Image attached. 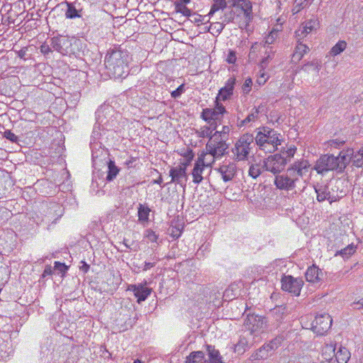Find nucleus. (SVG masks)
I'll use <instances>...</instances> for the list:
<instances>
[{
  "mask_svg": "<svg viewBox=\"0 0 363 363\" xmlns=\"http://www.w3.org/2000/svg\"><path fill=\"white\" fill-rule=\"evenodd\" d=\"M130 56L126 50L115 47L107 51L104 65L107 72L114 79L124 78L128 74Z\"/></svg>",
  "mask_w": 363,
  "mask_h": 363,
  "instance_id": "f257e3e1",
  "label": "nucleus"
},
{
  "mask_svg": "<svg viewBox=\"0 0 363 363\" xmlns=\"http://www.w3.org/2000/svg\"><path fill=\"white\" fill-rule=\"evenodd\" d=\"M310 166L307 160L301 159L294 162L284 174L275 176V186L280 190L294 189L300 179L308 172Z\"/></svg>",
  "mask_w": 363,
  "mask_h": 363,
  "instance_id": "f03ea898",
  "label": "nucleus"
},
{
  "mask_svg": "<svg viewBox=\"0 0 363 363\" xmlns=\"http://www.w3.org/2000/svg\"><path fill=\"white\" fill-rule=\"evenodd\" d=\"M352 154L353 149H347L340 151L337 156L333 154L323 155L317 160L313 169L322 175L330 171L342 172L350 162Z\"/></svg>",
  "mask_w": 363,
  "mask_h": 363,
  "instance_id": "7ed1b4c3",
  "label": "nucleus"
},
{
  "mask_svg": "<svg viewBox=\"0 0 363 363\" xmlns=\"http://www.w3.org/2000/svg\"><path fill=\"white\" fill-rule=\"evenodd\" d=\"M280 134L267 127H262L254 137L255 145L264 152L272 153L281 145Z\"/></svg>",
  "mask_w": 363,
  "mask_h": 363,
  "instance_id": "20e7f679",
  "label": "nucleus"
},
{
  "mask_svg": "<svg viewBox=\"0 0 363 363\" xmlns=\"http://www.w3.org/2000/svg\"><path fill=\"white\" fill-rule=\"evenodd\" d=\"M254 136L251 133L242 135L236 141L233 153L238 161L247 160L255 145Z\"/></svg>",
  "mask_w": 363,
  "mask_h": 363,
  "instance_id": "39448f33",
  "label": "nucleus"
},
{
  "mask_svg": "<svg viewBox=\"0 0 363 363\" xmlns=\"http://www.w3.org/2000/svg\"><path fill=\"white\" fill-rule=\"evenodd\" d=\"M208 358L201 351L193 352L186 357L185 363H223L218 350L211 345L207 346Z\"/></svg>",
  "mask_w": 363,
  "mask_h": 363,
  "instance_id": "423d86ee",
  "label": "nucleus"
},
{
  "mask_svg": "<svg viewBox=\"0 0 363 363\" xmlns=\"http://www.w3.org/2000/svg\"><path fill=\"white\" fill-rule=\"evenodd\" d=\"M244 328L253 337H258L267 328V320L264 316L248 314L244 321Z\"/></svg>",
  "mask_w": 363,
  "mask_h": 363,
  "instance_id": "0eeeda50",
  "label": "nucleus"
},
{
  "mask_svg": "<svg viewBox=\"0 0 363 363\" xmlns=\"http://www.w3.org/2000/svg\"><path fill=\"white\" fill-rule=\"evenodd\" d=\"M226 140H223L217 135H213L206 145V152L214 158L224 155L228 148Z\"/></svg>",
  "mask_w": 363,
  "mask_h": 363,
  "instance_id": "6e6552de",
  "label": "nucleus"
},
{
  "mask_svg": "<svg viewBox=\"0 0 363 363\" xmlns=\"http://www.w3.org/2000/svg\"><path fill=\"white\" fill-rule=\"evenodd\" d=\"M263 164L265 171L277 175L284 169L287 159L281 154H274L264 159Z\"/></svg>",
  "mask_w": 363,
  "mask_h": 363,
  "instance_id": "1a4fd4ad",
  "label": "nucleus"
},
{
  "mask_svg": "<svg viewBox=\"0 0 363 363\" xmlns=\"http://www.w3.org/2000/svg\"><path fill=\"white\" fill-rule=\"evenodd\" d=\"M226 113L225 106L220 101L215 100V105L213 108H206L203 109L201 117L207 123L220 122L224 113Z\"/></svg>",
  "mask_w": 363,
  "mask_h": 363,
  "instance_id": "9d476101",
  "label": "nucleus"
},
{
  "mask_svg": "<svg viewBox=\"0 0 363 363\" xmlns=\"http://www.w3.org/2000/svg\"><path fill=\"white\" fill-rule=\"evenodd\" d=\"M281 289L294 294L296 296L300 295L303 286V281L301 278H295L291 275H284L281 279Z\"/></svg>",
  "mask_w": 363,
  "mask_h": 363,
  "instance_id": "9b49d317",
  "label": "nucleus"
},
{
  "mask_svg": "<svg viewBox=\"0 0 363 363\" xmlns=\"http://www.w3.org/2000/svg\"><path fill=\"white\" fill-rule=\"evenodd\" d=\"M332 318L328 313H321L315 316L313 322V331L318 335H324L331 327Z\"/></svg>",
  "mask_w": 363,
  "mask_h": 363,
  "instance_id": "f8f14e48",
  "label": "nucleus"
},
{
  "mask_svg": "<svg viewBox=\"0 0 363 363\" xmlns=\"http://www.w3.org/2000/svg\"><path fill=\"white\" fill-rule=\"evenodd\" d=\"M236 78L233 76L230 77L225 82L223 87L220 88L216 97V100L219 101H225L231 99L234 94V89L236 85Z\"/></svg>",
  "mask_w": 363,
  "mask_h": 363,
  "instance_id": "ddd939ff",
  "label": "nucleus"
},
{
  "mask_svg": "<svg viewBox=\"0 0 363 363\" xmlns=\"http://www.w3.org/2000/svg\"><path fill=\"white\" fill-rule=\"evenodd\" d=\"M319 21L316 17L305 21L301 24L299 28L296 31V36L298 42L303 39L308 34L318 28Z\"/></svg>",
  "mask_w": 363,
  "mask_h": 363,
  "instance_id": "4468645a",
  "label": "nucleus"
},
{
  "mask_svg": "<svg viewBox=\"0 0 363 363\" xmlns=\"http://www.w3.org/2000/svg\"><path fill=\"white\" fill-rule=\"evenodd\" d=\"M169 176L172 177L170 182H176L180 185H185L187 180L186 164H180L173 167L169 171Z\"/></svg>",
  "mask_w": 363,
  "mask_h": 363,
  "instance_id": "2eb2a0df",
  "label": "nucleus"
},
{
  "mask_svg": "<svg viewBox=\"0 0 363 363\" xmlns=\"http://www.w3.org/2000/svg\"><path fill=\"white\" fill-rule=\"evenodd\" d=\"M236 169L237 167L234 162L224 163L216 169L225 182L231 181L234 178Z\"/></svg>",
  "mask_w": 363,
  "mask_h": 363,
  "instance_id": "dca6fc26",
  "label": "nucleus"
},
{
  "mask_svg": "<svg viewBox=\"0 0 363 363\" xmlns=\"http://www.w3.org/2000/svg\"><path fill=\"white\" fill-rule=\"evenodd\" d=\"M50 46L53 50L65 55L69 52L71 43L66 37L53 38Z\"/></svg>",
  "mask_w": 363,
  "mask_h": 363,
  "instance_id": "f3484780",
  "label": "nucleus"
},
{
  "mask_svg": "<svg viewBox=\"0 0 363 363\" xmlns=\"http://www.w3.org/2000/svg\"><path fill=\"white\" fill-rule=\"evenodd\" d=\"M305 277L307 281L313 284H319L323 280V272L317 266L313 264L307 269Z\"/></svg>",
  "mask_w": 363,
  "mask_h": 363,
  "instance_id": "a211bd4d",
  "label": "nucleus"
},
{
  "mask_svg": "<svg viewBox=\"0 0 363 363\" xmlns=\"http://www.w3.org/2000/svg\"><path fill=\"white\" fill-rule=\"evenodd\" d=\"M204 167H208V164H206L204 160L202 157H199L194 164V167L192 171L193 182L195 184H199L203 180L202 173L204 169Z\"/></svg>",
  "mask_w": 363,
  "mask_h": 363,
  "instance_id": "6ab92c4d",
  "label": "nucleus"
},
{
  "mask_svg": "<svg viewBox=\"0 0 363 363\" xmlns=\"http://www.w3.org/2000/svg\"><path fill=\"white\" fill-rule=\"evenodd\" d=\"M67 10L65 11L66 18L73 19L76 18H82L83 16V11L79 4L77 6L76 2L72 3L65 1Z\"/></svg>",
  "mask_w": 363,
  "mask_h": 363,
  "instance_id": "aec40b11",
  "label": "nucleus"
},
{
  "mask_svg": "<svg viewBox=\"0 0 363 363\" xmlns=\"http://www.w3.org/2000/svg\"><path fill=\"white\" fill-rule=\"evenodd\" d=\"M315 193L317 194V200L319 202H323L324 201H329L330 203L334 201V197L331 196L330 192L329 191V187L327 185L323 184H317L314 186Z\"/></svg>",
  "mask_w": 363,
  "mask_h": 363,
  "instance_id": "412c9836",
  "label": "nucleus"
},
{
  "mask_svg": "<svg viewBox=\"0 0 363 363\" xmlns=\"http://www.w3.org/2000/svg\"><path fill=\"white\" fill-rule=\"evenodd\" d=\"M230 6L239 7L244 12L246 18L250 19L252 13V4L248 0H228Z\"/></svg>",
  "mask_w": 363,
  "mask_h": 363,
  "instance_id": "4be33fe9",
  "label": "nucleus"
},
{
  "mask_svg": "<svg viewBox=\"0 0 363 363\" xmlns=\"http://www.w3.org/2000/svg\"><path fill=\"white\" fill-rule=\"evenodd\" d=\"M208 125L201 126L200 128L196 130V133L199 138H211L213 136V132L217 128V123L212 122L208 123Z\"/></svg>",
  "mask_w": 363,
  "mask_h": 363,
  "instance_id": "5701e85b",
  "label": "nucleus"
},
{
  "mask_svg": "<svg viewBox=\"0 0 363 363\" xmlns=\"http://www.w3.org/2000/svg\"><path fill=\"white\" fill-rule=\"evenodd\" d=\"M308 47L301 43H298L295 48V50L292 55V62H298L303 57V55L308 51Z\"/></svg>",
  "mask_w": 363,
  "mask_h": 363,
  "instance_id": "b1692460",
  "label": "nucleus"
},
{
  "mask_svg": "<svg viewBox=\"0 0 363 363\" xmlns=\"http://www.w3.org/2000/svg\"><path fill=\"white\" fill-rule=\"evenodd\" d=\"M250 346V342L244 335H240L238 342L233 345V349L238 354H243Z\"/></svg>",
  "mask_w": 363,
  "mask_h": 363,
  "instance_id": "393cba45",
  "label": "nucleus"
},
{
  "mask_svg": "<svg viewBox=\"0 0 363 363\" xmlns=\"http://www.w3.org/2000/svg\"><path fill=\"white\" fill-rule=\"evenodd\" d=\"M321 69V62L318 60H313L311 62H308L307 63L304 64L301 69L306 72H314L317 74L320 72Z\"/></svg>",
  "mask_w": 363,
  "mask_h": 363,
  "instance_id": "a878e982",
  "label": "nucleus"
},
{
  "mask_svg": "<svg viewBox=\"0 0 363 363\" xmlns=\"http://www.w3.org/2000/svg\"><path fill=\"white\" fill-rule=\"evenodd\" d=\"M146 282L145 284H140V287L138 289V293H135L134 295L138 298L137 302L140 303L142 301H145L147 297L151 294V289L145 286Z\"/></svg>",
  "mask_w": 363,
  "mask_h": 363,
  "instance_id": "bb28decb",
  "label": "nucleus"
},
{
  "mask_svg": "<svg viewBox=\"0 0 363 363\" xmlns=\"http://www.w3.org/2000/svg\"><path fill=\"white\" fill-rule=\"evenodd\" d=\"M272 354L271 350H269L268 347L264 344L259 350L255 351L251 356L252 359H265Z\"/></svg>",
  "mask_w": 363,
  "mask_h": 363,
  "instance_id": "cd10ccee",
  "label": "nucleus"
},
{
  "mask_svg": "<svg viewBox=\"0 0 363 363\" xmlns=\"http://www.w3.org/2000/svg\"><path fill=\"white\" fill-rule=\"evenodd\" d=\"M350 358V352L345 348L340 347L335 353V359L338 363H347Z\"/></svg>",
  "mask_w": 363,
  "mask_h": 363,
  "instance_id": "c85d7f7f",
  "label": "nucleus"
},
{
  "mask_svg": "<svg viewBox=\"0 0 363 363\" xmlns=\"http://www.w3.org/2000/svg\"><path fill=\"white\" fill-rule=\"evenodd\" d=\"M265 169L264 167V164L262 163H255L252 164L249 168V175L252 177L253 179L257 178Z\"/></svg>",
  "mask_w": 363,
  "mask_h": 363,
  "instance_id": "c756f323",
  "label": "nucleus"
},
{
  "mask_svg": "<svg viewBox=\"0 0 363 363\" xmlns=\"http://www.w3.org/2000/svg\"><path fill=\"white\" fill-rule=\"evenodd\" d=\"M120 169L115 164V162L112 160H109L108 162V174L106 176V180L108 182L113 180L116 177Z\"/></svg>",
  "mask_w": 363,
  "mask_h": 363,
  "instance_id": "7c9ffc66",
  "label": "nucleus"
},
{
  "mask_svg": "<svg viewBox=\"0 0 363 363\" xmlns=\"http://www.w3.org/2000/svg\"><path fill=\"white\" fill-rule=\"evenodd\" d=\"M322 356L325 360H332L335 357V347L333 344L325 345L322 350Z\"/></svg>",
  "mask_w": 363,
  "mask_h": 363,
  "instance_id": "2f4dec72",
  "label": "nucleus"
},
{
  "mask_svg": "<svg viewBox=\"0 0 363 363\" xmlns=\"http://www.w3.org/2000/svg\"><path fill=\"white\" fill-rule=\"evenodd\" d=\"M356 249L357 247L354 245H348L344 249L337 251L335 253V256L340 255L343 259H347L356 252Z\"/></svg>",
  "mask_w": 363,
  "mask_h": 363,
  "instance_id": "473e14b6",
  "label": "nucleus"
},
{
  "mask_svg": "<svg viewBox=\"0 0 363 363\" xmlns=\"http://www.w3.org/2000/svg\"><path fill=\"white\" fill-rule=\"evenodd\" d=\"M350 162H352L353 165L357 167H361L363 166V147L356 153L353 152Z\"/></svg>",
  "mask_w": 363,
  "mask_h": 363,
  "instance_id": "72a5a7b5",
  "label": "nucleus"
},
{
  "mask_svg": "<svg viewBox=\"0 0 363 363\" xmlns=\"http://www.w3.org/2000/svg\"><path fill=\"white\" fill-rule=\"evenodd\" d=\"M231 7L232 6H230L229 8H226L224 11L223 15L220 17L221 21L225 24L233 22L235 18V13Z\"/></svg>",
  "mask_w": 363,
  "mask_h": 363,
  "instance_id": "f704fd0d",
  "label": "nucleus"
},
{
  "mask_svg": "<svg viewBox=\"0 0 363 363\" xmlns=\"http://www.w3.org/2000/svg\"><path fill=\"white\" fill-rule=\"evenodd\" d=\"M238 285L237 284H230L224 291L223 296L229 299H233L238 294Z\"/></svg>",
  "mask_w": 363,
  "mask_h": 363,
  "instance_id": "c9c22d12",
  "label": "nucleus"
},
{
  "mask_svg": "<svg viewBox=\"0 0 363 363\" xmlns=\"http://www.w3.org/2000/svg\"><path fill=\"white\" fill-rule=\"evenodd\" d=\"M278 37V30L273 29L265 38L264 40L260 43L264 47H269L273 44Z\"/></svg>",
  "mask_w": 363,
  "mask_h": 363,
  "instance_id": "e433bc0d",
  "label": "nucleus"
},
{
  "mask_svg": "<svg viewBox=\"0 0 363 363\" xmlns=\"http://www.w3.org/2000/svg\"><path fill=\"white\" fill-rule=\"evenodd\" d=\"M224 9H226L225 0H214L209 12V16H212L220 9L223 10Z\"/></svg>",
  "mask_w": 363,
  "mask_h": 363,
  "instance_id": "4c0bfd02",
  "label": "nucleus"
},
{
  "mask_svg": "<svg viewBox=\"0 0 363 363\" xmlns=\"http://www.w3.org/2000/svg\"><path fill=\"white\" fill-rule=\"evenodd\" d=\"M346 47V42L345 40H340L332 48L330 54L333 56H336L343 52Z\"/></svg>",
  "mask_w": 363,
  "mask_h": 363,
  "instance_id": "58836bf2",
  "label": "nucleus"
},
{
  "mask_svg": "<svg viewBox=\"0 0 363 363\" xmlns=\"http://www.w3.org/2000/svg\"><path fill=\"white\" fill-rule=\"evenodd\" d=\"M260 106L255 108L244 120L241 121L240 125H247L249 123L255 121L258 118Z\"/></svg>",
  "mask_w": 363,
  "mask_h": 363,
  "instance_id": "ea45409f",
  "label": "nucleus"
},
{
  "mask_svg": "<svg viewBox=\"0 0 363 363\" xmlns=\"http://www.w3.org/2000/svg\"><path fill=\"white\" fill-rule=\"evenodd\" d=\"M150 208L142 204L138 207V219L140 221H147L149 218Z\"/></svg>",
  "mask_w": 363,
  "mask_h": 363,
  "instance_id": "a19ab883",
  "label": "nucleus"
},
{
  "mask_svg": "<svg viewBox=\"0 0 363 363\" xmlns=\"http://www.w3.org/2000/svg\"><path fill=\"white\" fill-rule=\"evenodd\" d=\"M174 6L175 11L177 13H182L184 16H189L191 15L190 9H189L183 3L176 1L174 2Z\"/></svg>",
  "mask_w": 363,
  "mask_h": 363,
  "instance_id": "79ce46f5",
  "label": "nucleus"
},
{
  "mask_svg": "<svg viewBox=\"0 0 363 363\" xmlns=\"http://www.w3.org/2000/svg\"><path fill=\"white\" fill-rule=\"evenodd\" d=\"M283 340L284 339L282 337H276L268 343H266V345L268 347L269 350H271V352L273 353L274 351H275L281 346Z\"/></svg>",
  "mask_w": 363,
  "mask_h": 363,
  "instance_id": "37998d69",
  "label": "nucleus"
},
{
  "mask_svg": "<svg viewBox=\"0 0 363 363\" xmlns=\"http://www.w3.org/2000/svg\"><path fill=\"white\" fill-rule=\"evenodd\" d=\"M284 311V308L282 307H276L272 311V315L277 322H281L284 319L285 315Z\"/></svg>",
  "mask_w": 363,
  "mask_h": 363,
  "instance_id": "c03bdc74",
  "label": "nucleus"
},
{
  "mask_svg": "<svg viewBox=\"0 0 363 363\" xmlns=\"http://www.w3.org/2000/svg\"><path fill=\"white\" fill-rule=\"evenodd\" d=\"M312 1L313 0H295L293 9L294 13L298 12L301 9L309 5Z\"/></svg>",
  "mask_w": 363,
  "mask_h": 363,
  "instance_id": "a18cd8bd",
  "label": "nucleus"
},
{
  "mask_svg": "<svg viewBox=\"0 0 363 363\" xmlns=\"http://www.w3.org/2000/svg\"><path fill=\"white\" fill-rule=\"evenodd\" d=\"M230 128L228 125H223L221 130H216L213 135L221 138L223 140H228Z\"/></svg>",
  "mask_w": 363,
  "mask_h": 363,
  "instance_id": "49530a36",
  "label": "nucleus"
},
{
  "mask_svg": "<svg viewBox=\"0 0 363 363\" xmlns=\"http://www.w3.org/2000/svg\"><path fill=\"white\" fill-rule=\"evenodd\" d=\"M273 53L274 52L272 50V49L269 52H266L267 56L264 57L260 62V67L262 70H264L267 67L269 61L272 59Z\"/></svg>",
  "mask_w": 363,
  "mask_h": 363,
  "instance_id": "de8ad7c7",
  "label": "nucleus"
},
{
  "mask_svg": "<svg viewBox=\"0 0 363 363\" xmlns=\"http://www.w3.org/2000/svg\"><path fill=\"white\" fill-rule=\"evenodd\" d=\"M328 146L331 148H340L345 144V140L341 139H333L327 142Z\"/></svg>",
  "mask_w": 363,
  "mask_h": 363,
  "instance_id": "09e8293b",
  "label": "nucleus"
},
{
  "mask_svg": "<svg viewBox=\"0 0 363 363\" xmlns=\"http://www.w3.org/2000/svg\"><path fill=\"white\" fill-rule=\"evenodd\" d=\"M296 151V147L294 145L290 146L286 150L282 152L281 155L287 159V162L291 160L294 156V154Z\"/></svg>",
  "mask_w": 363,
  "mask_h": 363,
  "instance_id": "8fccbe9b",
  "label": "nucleus"
},
{
  "mask_svg": "<svg viewBox=\"0 0 363 363\" xmlns=\"http://www.w3.org/2000/svg\"><path fill=\"white\" fill-rule=\"evenodd\" d=\"M4 137L12 143H17L18 141V137L10 130H6L4 132Z\"/></svg>",
  "mask_w": 363,
  "mask_h": 363,
  "instance_id": "3c124183",
  "label": "nucleus"
},
{
  "mask_svg": "<svg viewBox=\"0 0 363 363\" xmlns=\"http://www.w3.org/2000/svg\"><path fill=\"white\" fill-rule=\"evenodd\" d=\"M252 85V81L250 78H247L245 80L242 86V90L244 94H247L251 91Z\"/></svg>",
  "mask_w": 363,
  "mask_h": 363,
  "instance_id": "603ef678",
  "label": "nucleus"
},
{
  "mask_svg": "<svg viewBox=\"0 0 363 363\" xmlns=\"http://www.w3.org/2000/svg\"><path fill=\"white\" fill-rule=\"evenodd\" d=\"M184 84H182L177 89L171 92V96L174 99H177L184 92Z\"/></svg>",
  "mask_w": 363,
  "mask_h": 363,
  "instance_id": "864d4df0",
  "label": "nucleus"
},
{
  "mask_svg": "<svg viewBox=\"0 0 363 363\" xmlns=\"http://www.w3.org/2000/svg\"><path fill=\"white\" fill-rule=\"evenodd\" d=\"M145 237L151 242H157L158 239V236L150 229L146 230Z\"/></svg>",
  "mask_w": 363,
  "mask_h": 363,
  "instance_id": "5fc2aeb1",
  "label": "nucleus"
},
{
  "mask_svg": "<svg viewBox=\"0 0 363 363\" xmlns=\"http://www.w3.org/2000/svg\"><path fill=\"white\" fill-rule=\"evenodd\" d=\"M96 13H94L92 15L86 16L85 18H83V21H84V24L86 26H89L91 23H96Z\"/></svg>",
  "mask_w": 363,
  "mask_h": 363,
  "instance_id": "6e6d98bb",
  "label": "nucleus"
},
{
  "mask_svg": "<svg viewBox=\"0 0 363 363\" xmlns=\"http://www.w3.org/2000/svg\"><path fill=\"white\" fill-rule=\"evenodd\" d=\"M226 61L229 64L235 63V61H236L235 52H233V51H230L229 53L228 54V56H227V58H226Z\"/></svg>",
  "mask_w": 363,
  "mask_h": 363,
  "instance_id": "4d7b16f0",
  "label": "nucleus"
},
{
  "mask_svg": "<svg viewBox=\"0 0 363 363\" xmlns=\"http://www.w3.org/2000/svg\"><path fill=\"white\" fill-rule=\"evenodd\" d=\"M91 145V152H92V160H93V161H95L96 159H97L100 156L99 152H101V155H102L104 153V150H99L97 151H94V148L96 145H93L92 144Z\"/></svg>",
  "mask_w": 363,
  "mask_h": 363,
  "instance_id": "13d9d810",
  "label": "nucleus"
},
{
  "mask_svg": "<svg viewBox=\"0 0 363 363\" xmlns=\"http://www.w3.org/2000/svg\"><path fill=\"white\" fill-rule=\"evenodd\" d=\"M52 47H50L48 45L43 44L40 46V52L45 55L48 54L52 51Z\"/></svg>",
  "mask_w": 363,
  "mask_h": 363,
  "instance_id": "bf43d9fd",
  "label": "nucleus"
},
{
  "mask_svg": "<svg viewBox=\"0 0 363 363\" xmlns=\"http://www.w3.org/2000/svg\"><path fill=\"white\" fill-rule=\"evenodd\" d=\"M264 72H261L259 77L257 79V82L259 84H264L267 82V77Z\"/></svg>",
  "mask_w": 363,
  "mask_h": 363,
  "instance_id": "052dcab7",
  "label": "nucleus"
},
{
  "mask_svg": "<svg viewBox=\"0 0 363 363\" xmlns=\"http://www.w3.org/2000/svg\"><path fill=\"white\" fill-rule=\"evenodd\" d=\"M27 48H23L18 51H16L17 56L21 59H25L26 55Z\"/></svg>",
  "mask_w": 363,
  "mask_h": 363,
  "instance_id": "680f3d73",
  "label": "nucleus"
},
{
  "mask_svg": "<svg viewBox=\"0 0 363 363\" xmlns=\"http://www.w3.org/2000/svg\"><path fill=\"white\" fill-rule=\"evenodd\" d=\"M102 113V111L100 110V109H98L96 111V123L94 125V131H93V133L95 134L96 133V130H95V128L96 127V124H99L100 125L101 122L100 121V114Z\"/></svg>",
  "mask_w": 363,
  "mask_h": 363,
  "instance_id": "e2e57ef3",
  "label": "nucleus"
},
{
  "mask_svg": "<svg viewBox=\"0 0 363 363\" xmlns=\"http://www.w3.org/2000/svg\"><path fill=\"white\" fill-rule=\"evenodd\" d=\"M55 267L61 272H63L67 269V267L65 264L60 263L59 262H55Z\"/></svg>",
  "mask_w": 363,
  "mask_h": 363,
  "instance_id": "0e129e2a",
  "label": "nucleus"
},
{
  "mask_svg": "<svg viewBox=\"0 0 363 363\" xmlns=\"http://www.w3.org/2000/svg\"><path fill=\"white\" fill-rule=\"evenodd\" d=\"M139 287H140V284H138V285L131 284V285H129L128 290L132 291L135 294V293H138Z\"/></svg>",
  "mask_w": 363,
  "mask_h": 363,
  "instance_id": "69168bd1",
  "label": "nucleus"
},
{
  "mask_svg": "<svg viewBox=\"0 0 363 363\" xmlns=\"http://www.w3.org/2000/svg\"><path fill=\"white\" fill-rule=\"evenodd\" d=\"M155 262H145L144 268H143V271H147V270L150 269V268L153 267L155 266Z\"/></svg>",
  "mask_w": 363,
  "mask_h": 363,
  "instance_id": "338daca9",
  "label": "nucleus"
},
{
  "mask_svg": "<svg viewBox=\"0 0 363 363\" xmlns=\"http://www.w3.org/2000/svg\"><path fill=\"white\" fill-rule=\"evenodd\" d=\"M353 304L357 306V309L363 308V298L359 300L357 302H354Z\"/></svg>",
  "mask_w": 363,
  "mask_h": 363,
  "instance_id": "774afa93",
  "label": "nucleus"
}]
</instances>
